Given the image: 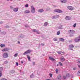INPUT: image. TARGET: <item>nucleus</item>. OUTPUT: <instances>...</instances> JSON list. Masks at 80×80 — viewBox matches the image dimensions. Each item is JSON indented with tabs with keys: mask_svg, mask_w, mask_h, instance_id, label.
I'll return each instance as SVG.
<instances>
[{
	"mask_svg": "<svg viewBox=\"0 0 80 80\" xmlns=\"http://www.w3.org/2000/svg\"><path fill=\"white\" fill-rule=\"evenodd\" d=\"M62 3H66L67 2V0H61Z\"/></svg>",
	"mask_w": 80,
	"mask_h": 80,
	"instance_id": "obj_19",
	"label": "nucleus"
},
{
	"mask_svg": "<svg viewBox=\"0 0 80 80\" xmlns=\"http://www.w3.org/2000/svg\"><path fill=\"white\" fill-rule=\"evenodd\" d=\"M49 75L51 77H52V73H50Z\"/></svg>",
	"mask_w": 80,
	"mask_h": 80,
	"instance_id": "obj_37",
	"label": "nucleus"
},
{
	"mask_svg": "<svg viewBox=\"0 0 80 80\" xmlns=\"http://www.w3.org/2000/svg\"><path fill=\"white\" fill-rule=\"evenodd\" d=\"M32 31L34 32H38V30L34 29L32 30Z\"/></svg>",
	"mask_w": 80,
	"mask_h": 80,
	"instance_id": "obj_20",
	"label": "nucleus"
},
{
	"mask_svg": "<svg viewBox=\"0 0 80 80\" xmlns=\"http://www.w3.org/2000/svg\"><path fill=\"white\" fill-rule=\"evenodd\" d=\"M2 70H3V68L2 67L0 68V71H1V72H2Z\"/></svg>",
	"mask_w": 80,
	"mask_h": 80,
	"instance_id": "obj_33",
	"label": "nucleus"
},
{
	"mask_svg": "<svg viewBox=\"0 0 80 80\" xmlns=\"http://www.w3.org/2000/svg\"><path fill=\"white\" fill-rule=\"evenodd\" d=\"M57 78L58 79V80H61V78H62L61 76L59 75L57 77Z\"/></svg>",
	"mask_w": 80,
	"mask_h": 80,
	"instance_id": "obj_16",
	"label": "nucleus"
},
{
	"mask_svg": "<svg viewBox=\"0 0 80 80\" xmlns=\"http://www.w3.org/2000/svg\"><path fill=\"white\" fill-rule=\"evenodd\" d=\"M18 43H19V44L20 43V42H18Z\"/></svg>",
	"mask_w": 80,
	"mask_h": 80,
	"instance_id": "obj_50",
	"label": "nucleus"
},
{
	"mask_svg": "<svg viewBox=\"0 0 80 80\" xmlns=\"http://www.w3.org/2000/svg\"><path fill=\"white\" fill-rule=\"evenodd\" d=\"M66 77H67V78H69L70 77V74L67 73L66 74Z\"/></svg>",
	"mask_w": 80,
	"mask_h": 80,
	"instance_id": "obj_15",
	"label": "nucleus"
},
{
	"mask_svg": "<svg viewBox=\"0 0 80 80\" xmlns=\"http://www.w3.org/2000/svg\"><path fill=\"white\" fill-rule=\"evenodd\" d=\"M69 47L70 48H71V50H72L73 48H74V46L72 44H70L69 46Z\"/></svg>",
	"mask_w": 80,
	"mask_h": 80,
	"instance_id": "obj_9",
	"label": "nucleus"
},
{
	"mask_svg": "<svg viewBox=\"0 0 80 80\" xmlns=\"http://www.w3.org/2000/svg\"><path fill=\"white\" fill-rule=\"evenodd\" d=\"M76 27V23H75L74 25L73 26V27Z\"/></svg>",
	"mask_w": 80,
	"mask_h": 80,
	"instance_id": "obj_36",
	"label": "nucleus"
},
{
	"mask_svg": "<svg viewBox=\"0 0 80 80\" xmlns=\"http://www.w3.org/2000/svg\"><path fill=\"white\" fill-rule=\"evenodd\" d=\"M78 62H79V63H80V60L78 61Z\"/></svg>",
	"mask_w": 80,
	"mask_h": 80,
	"instance_id": "obj_51",
	"label": "nucleus"
},
{
	"mask_svg": "<svg viewBox=\"0 0 80 80\" xmlns=\"http://www.w3.org/2000/svg\"><path fill=\"white\" fill-rule=\"evenodd\" d=\"M25 6L26 7H27H27H28V4H26Z\"/></svg>",
	"mask_w": 80,
	"mask_h": 80,
	"instance_id": "obj_39",
	"label": "nucleus"
},
{
	"mask_svg": "<svg viewBox=\"0 0 80 80\" xmlns=\"http://www.w3.org/2000/svg\"><path fill=\"white\" fill-rule=\"evenodd\" d=\"M31 12L32 13H34L35 12V9L33 6H32L31 7Z\"/></svg>",
	"mask_w": 80,
	"mask_h": 80,
	"instance_id": "obj_5",
	"label": "nucleus"
},
{
	"mask_svg": "<svg viewBox=\"0 0 80 80\" xmlns=\"http://www.w3.org/2000/svg\"><path fill=\"white\" fill-rule=\"evenodd\" d=\"M2 76V71H0V77H1Z\"/></svg>",
	"mask_w": 80,
	"mask_h": 80,
	"instance_id": "obj_29",
	"label": "nucleus"
},
{
	"mask_svg": "<svg viewBox=\"0 0 80 80\" xmlns=\"http://www.w3.org/2000/svg\"><path fill=\"white\" fill-rule=\"evenodd\" d=\"M32 52L31 50L28 49V50L26 51L24 53H23V55H25L26 54H28V53H30Z\"/></svg>",
	"mask_w": 80,
	"mask_h": 80,
	"instance_id": "obj_2",
	"label": "nucleus"
},
{
	"mask_svg": "<svg viewBox=\"0 0 80 80\" xmlns=\"http://www.w3.org/2000/svg\"><path fill=\"white\" fill-rule=\"evenodd\" d=\"M57 52L58 54H59V55L61 54L62 53V51H57Z\"/></svg>",
	"mask_w": 80,
	"mask_h": 80,
	"instance_id": "obj_27",
	"label": "nucleus"
},
{
	"mask_svg": "<svg viewBox=\"0 0 80 80\" xmlns=\"http://www.w3.org/2000/svg\"><path fill=\"white\" fill-rule=\"evenodd\" d=\"M9 50V49L8 48H5L2 50V52H8V51Z\"/></svg>",
	"mask_w": 80,
	"mask_h": 80,
	"instance_id": "obj_7",
	"label": "nucleus"
},
{
	"mask_svg": "<svg viewBox=\"0 0 80 80\" xmlns=\"http://www.w3.org/2000/svg\"><path fill=\"white\" fill-rule=\"evenodd\" d=\"M62 53L63 54H65V52H62Z\"/></svg>",
	"mask_w": 80,
	"mask_h": 80,
	"instance_id": "obj_49",
	"label": "nucleus"
},
{
	"mask_svg": "<svg viewBox=\"0 0 80 80\" xmlns=\"http://www.w3.org/2000/svg\"><path fill=\"white\" fill-rule=\"evenodd\" d=\"M77 75L78 76H80V71H78V73H77Z\"/></svg>",
	"mask_w": 80,
	"mask_h": 80,
	"instance_id": "obj_24",
	"label": "nucleus"
},
{
	"mask_svg": "<svg viewBox=\"0 0 80 80\" xmlns=\"http://www.w3.org/2000/svg\"><path fill=\"white\" fill-rule=\"evenodd\" d=\"M10 7L11 9H13V6H10Z\"/></svg>",
	"mask_w": 80,
	"mask_h": 80,
	"instance_id": "obj_34",
	"label": "nucleus"
},
{
	"mask_svg": "<svg viewBox=\"0 0 80 80\" xmlns=\"http://www.w3.org/2000/svg\"><path fill=\"white\" fill-rule=\"evenodd\" d=\"M59 40L60 41H62V42H64V41L65 40V39L63 38H60Z\"/></svg>",
	"mask_w": 80,
	"mask_h": 80,
	"instance_id": "obj_22",
	"label": "nucleus"
},
{
	"mask_svg": "<svg viewBox=\"0 0 80 80\" xmlns=\"http://www.w3.org/2000/svg\"><path fill=\"white\" fill-rule=\"evenodd\" d=\"M43 9H41L38 10V12H40V13H42L43 12Z\"/></svg>",
	"mask_w": 80,
	"mask_h": 80,
	"instance_id": "obj_12",
	"label": "nucleus"
},
{
	"mask_svg": "<svg viewBox=\"0 0 80 80\" xmlns=\"http://www.w3.org/2000/svg\"><path fill=\"white\" fill-rule=\"evenodd\" d=\"M16 65L17 66H18V63L17 62H16Z\"/></svg>",
	"mask_w": 80,
	"mask_h": 80,
	"instance_id": "obj_42",
	"label": "nucleus"
},
{
	"mask_svg": "<svg viewBox=\"0 0 80 80\" xmlns=\"http://www.w3.org/2000/svg\"><path fill=\"white\" fill-rule=\"evenodd\" d=\"M48 24V23L47 22H46L44 23V26L46 27V26H47Z\"/></svg>",
	"mask_w": 80,
	"mask_h": 80,
	"instance_id": "obj_26",
	"label": "nucleus"
},
{
	"mask_svg": "<svg viewBox=\"0 0 80 80\" xmlns=\"http://www.w3.org/2000/svg\"><path fill=\"white\" fill-rule=\"evenodd\" d=\"M3 58H8V55L7 52H4L3 53Z\"/></svg>",
	"mask_w": 80,
	"mask_h": 80,
	"instance_id": "obj_1",
	"label": "nucleus"
},
{
	"mask_svg": "<svg viewBox=\"0 0 80 80\" xmlns=\"http://www.w3.org/2000/svg\"><path fill=\"white\" fill-rule=\"evenodd\" d=\"M60 60L62 62H64L65 61V58H61Z\"/></svg>",
	"mask_w": 80,
	"mask_h": 80,
	"instance_id": "obj_25",
	"label": "nucleus"
},
{
	"mask_svg": "<svg viewBox=\"0 0 80 80\" xmlns=\"http://www.w3.org/2000/svg\"><path fill=\"white\" fill-rule=\"evenodd\" d=\"M78 37L79 38H80V35Z\"/></svg>",
	"mask_w": 80,
	"mask_h": 80,
	"instance_id": "obj_52",
	"label": "nucleus"
},
{
	"mask_svg": "<svg viewBox=\"0 0 80 80\" xmlns=\"http://www.w3.org/2000/svg\"><path fill=\"white\" fill-rule=\"evenodd\" d=\"M37 34H40V33L39 32H37Z\"/></svg>",
	"mask_w": 80,
	"mask_h": 80,
	"instance_id": "obj_48",
	"label": "nucleus"
},
{
	"mask_svg": "<svg viewBox=\"0 0 80 80\" xmlns=\"http://www.w3.org/2000/svg\"><path fill=\"white\" fill-rule=\"evenodd\" d=\"M13 10L14 12H18V8H15L13 9Z\"/></svg>",
	"mask_w": 80,
	"mask_h": 80,
	"instance_id": "obj_13",
	"label": "nucleus"
},
{
	"mask_svg": "<svg viewBox=\"0 0 80 80\" xmlns=\"http://www.w3.org/2000/svg\"><path fill=\"white\" fill-rule=\"evenodd\" d=\"M8 63L7 61H5L4 62V63Z\"/></svg>",
	"mask_w": 80,
	"mask_h": 80,
	"instance_id": "obj_45",
	"label": "nucleus"
},
{
	"mask_svg": "<svg viewBox=\"0 0 80 80\" xmlns=\"http://www.w3.org/2000/svg\"><path fill=\"white\" fill-rule=\"evenodd\" d=\"M56 73H58V69H56Z\"/></svg>",
	"mask_w": 80,
	"mask_h": 80,
	"instance_id": "obj_38",
	"label": "nucleus"
},
{
	"mask_svg": "<svg viewBox=\"0 0 80 80\" xmlns=\"http://www.w3.org/2000/svg\"><path fill=\"white\" fill-rule=\"evenodd\" d=\"M33 74L31 75L30 76V78H33Z\"/></svg>",
	"mask_w": 80,
	"mask_h": 80,
	"instance_id": "obj_35",
	"label": "nucleus"
},
{
	"mask_svg": "<svg viewBox=\"0 0 80 80\" xmlns=\"http://www.w3.org/2000/svg\"><path fill=\"white\" fill-rule=\"evenodd\" d=\"M46 80H50V79H47Z\"/></svg>",
	"mask_w": 80,
	"mask_h": 80,
	"instance_id": "obj_53",
	"label": "nucleus"
},
{
	"mask_svg": "<svg viewBox=\"0 0 80 80\" xmlns=\"http://www.w3.org/2000/svg\"><path fill=\"white\" fill-rule=\"evenodd\" d=\"M67 8L69 10H74V8L73 7L70 6H68Z\"/></svg>",
	"mask_w": 80,
	"mask_h": 80,
	"instance_id": "obj_3",
	"label": "nucleus"
},
{
	"mask_svg": "<svg viewBox=\"0 0 80 80\" xmlns=\"http://www.w3.org/2000/svg\"><path fill=\"white\" fill-rule=\"evenodd\" d=\"M8 1H9V0H7Z\"/></svg>",
	"mask_w": 80,
	"mask_h": 80,
	"instance_id": "obj_55",
	"label": "nucleus"
},
{
	"mask_svg": "<svg viewBox=\"0 0 80 80\" xmlns=\"http://www.w3.org/2000/svg\"><path fill=\"white\" fill-rule=\"evenodd\" d=\"M17 55H18V53H16L14 55V57H17Z\"/></svg>",
	"mask_w": 80,
	"mask_h": 80,
	"instance_id": "obj_32",
	"label": "nucleus"
},
{
	"mask_svg": "<svg viewBox=\"0 0 80 80\" xmlns=\"http://www.w3.org/2000/svg\"><path fill=\"white\" fill-rule=\"evenodd\" d=\"M78 38H75L74 40L76 42H80V39H78Z\"/></svg>",
	"mask_w": 80,
	"mask_h": 80,
	"instance_id": "obj_8",
	"label": "nucleus"
},
{
	"mask_svg": "<svg viewBox=\"0 0 80 80\" xmlns=\"http://www.w3.org/2000/svg\"><path fill=\"white\" fill-rule=\"evenodd\" d=\"M59 17V15H56L54 16L53 17H52V19H56V18H57Z\"/></svg>",
	"mask_w": 80,
	"mask_h": 80,
	"instance_id": "obj_6",
	"label": "nucleus"
},
{
	"mask_svg": "<svg viewBox=\"0 0 80 80\" xmlns=\"http://www.w3.org/2000/svg\"><path fill=\"white\" fill-rule=\"evenodd\" d=\"M41 45H42V46H43V45H44V44H43V43H41Z\"/></svg>",
	"mask_w": 80,
	"mask_h": 80,
	"instance_id": "obj_46",
	"label": "nucleus"
},
{
	"mask_svg": "<svg viewBox=\"0 0 80 80\" xmlns=\"http://www.w3.org/2000/svg\"><path fill=\"white\" fill-rule=\"evenodd\" d=\"M73 70H76V68H73Z\"/></svg>",
	"mask_w": 80,
	"mask_h": 80,
	"instance_id": "obj_43",
	"label": "nucleus"
},
{
	"mask_svg": "<svg viewBox=\"0 0 80 80\" xmlns=\"http://www.w3.org/2000/svg\"><path fill=\"white\" fill-rule=\"evenodd\" d=\"M70 17L69 16H66L65 18L66 20H70Z\"/></svg>",
	"mask_w": 80,
	"mask_h": 80,
	"instance_id": "obj_11",
	"label": "nucleus"
},
{
	"mask_svg": "<svg viewBox=\"0 0 80 80\" xmlns=\"http://www.w3.org/2000/svg\"><path fill=\"white\" fill-rule=\"evenodd\" d=\"M0 47L1 48L5 47V45L1 44L0 45Z\"/></svg>",
	"mask_w": 80,
	"mask_h": 80,
	"instance_id": "obj_21",
	"label": "nucleus"
},
{
	"mask_svg": "<svg viewBox=\"0 0 80 80\" xmlns=\"http://www.w3.org/2000/svg\"><path fill=\"white\" fill-rule=\"evenodd\" d=\"M30 12L29 10H26L24 11V13H29Z\"/></svg>",
	"mask_w": 80,
	"mask_h": 80,
	"instance_id": "obj_14",
	"label": "nucleus"
},
{
	"mask_svg": "<svg viewBox=\"0 0 80 80\" xmlns=\"http://www.w3.org/2000/svg\"><path fill=\"white\" fill-rule=\"evenodd\" d=\"M32 64H33V65H35V62H33Z\"/></svg>",
	"mask_w": 80,
	"mask_h": 80,
	"instance_id": "obj_40",
	"label": "nucleus"
},
{
	"mask_svg": "<svg viewBox=\"0 0 80 80\" xmlns=\"http://www.w3.org/2000/svg\"><path fill=\"white\" fill-rule=\"evenodd\" d=\"M69 33H72V34H73L75 33V31L73 30H70L69 31Z\"/></svg>",
	"mask_w": 80,
	"mask_h": 80,
	"instance_id": "obj_10",
	"label": "nucleus"
},
{
	"mask_svg": "<svg viewBox=\"0 0 80 80\" xmlns=\"http://www.w3.org/2000/svg\"><path fill=\"white\" fill-rule=\"evenodd\" d=\"M54 12H57V13H62L63 12L62 11V10L57 9H55L54 10Z\"/></svg>",
	"mask_w": 80,
	"mask_h": 80,
	"instance_id": "obj_4",
	"label": "nucleus"
},
{
	"mask_svg": "<svg viewBox=\"0 0 80 80\" xmlns=\"http://www.w3.org/2000/svg\"><path fill=\"white\" fill-rule=\"evenodd\" d=\"M58 63L59 64L60 66H63V65L62 64V63L61 62H58Z\"/></svg>",
	"mask_w": 80,
	"mask_h": 80,
	"instance_id": "obj_28",
	"label": "nucleus"
},
{
	"mask_svg": "<svg viewBox=\"0 0 80 80\" xmlns=\"http://www.w3.org/2000/svg\"><path fill=\"white\" fill-rule=\"evenodd\" d=\"M0 32H1V30H0Z\"/></svg>",
	"mask_w": 80,
	"mask_h": 80,
	"instance_id": "obj_56",
	"label": "nucleus"
},
{
	"mask_svg": "<svg viewBox=\"0 0 80 80\" xmlns=\"http://www.w3.org/2000/svg\"><path fill=\"white\" fill-rule=\"evenodd\" d=\"M49 59H50V60H52V61H53V60H55V59L53 58H52V57H50L49 58Z\"/></svg>",
	"mask_w": 80,
	"mask_h": 80,
	"instance_id": "obj_17",
	"label": "nucleus"
},
{
	"mask_svg": "<svg viewBox=\"0 0 80 80\" xmlns=\"http://www.w3.org/2000/svg\"><path fill=\"white\" fill-rule=\"evenodd\" d=\"M53 40L54 41H57V40H58V39H57V38H53Z\"/></svg>",
	"mask_w": 80,
	"mask_h": 80,
	"instance_id": "obj_30",
	"label": "nucleus"
},
{
	"mask_svg": "<svg viewBox=\"0 0 80 80\" xmlns=\"http://www.w3.org/2000/svg\"><path fill=\"white\" fill-rule=\"evenodd\" d=\"M58 64L57 65V66L58 67Z\"/></svg>",
	"mask_w": 80,
	"mask_h": 80,
	"instance_id": "obj_54",
	"label": "nucleus"
},
{
	"mask_svg": "<svg viewBox=\"0 0 80 80\" xmlns=\"http://www.w3.org/2000/svg\"><path fill=\"white\" fill-rule=\"evenodd\" d=\"M27 57L28 59V60L29 61H31V60H30V57L28 55H27Z\"/></svg>",
	"mask_w": 80,
	"mask_h": 80,
	"instance_id": "obj_18",
	"label": "nucleus"
},
{
	"mask_svg": "<svg viewBox=\"0 0 80 80\" xmlns=\"http://www.w3.org/2000/svg\"><path fill=\"white\" fill-rule=\"evenodd\" d=\"M21 63H23V61H21Z\"/></svg>",
	"mask_w": 80,
	"mask_h": 80,
	"instance_id": "obj_47",
	"label": "nucleus"
},
{
	"mask_svg": "<svg viewBox=\"0 0 80 80\" xmlns=\"http://www.w3.org/2000/svg\"><path fill=\"white\" fill-rule=\"evenodd\" d=\"M60 34V31H58L57 32V35H59Z\"/></svg>",
	"mask_w": 80,
	"mask_h": 80,
	"instance_id": "obj_23",
	"label": "nucleus"
},
{
	"mask_svg": "<svg viewBox=\"0 0 80 80\" xmlns=\"http://www.w3.org/2000/svg\"><path fill=\"white\" fill-rule=\"evenodd\" d=\"M63 79L64 80H65V79H66V77H65V76L63 77Z\"/></svg>",
	"mask_w": 80,
	"mask_h": 80,
	"instance_id": "obj_41",
	"label": "nucleus"
},
{
	"mask_svg": "<svg viewBox=\"0 0 80 80\" xmlns=\"http://www.w3.org/2000/svg\"><path fill=\"white\" fill-rule=\"evenodd\" d=\"M78 68H80V65H78Z\"/></svg>",
	"mask_w": 80,
	"mask_h": 80,
	"instance_id": "obj_44",
	"label": "nucleus"
},
{
	"mask_svg": "<svg viewBox=\"0 0 80 80\" xmlns=\"http://www.w3.org/2000/svg\"><path fill=\"white\" fill-rule=\"evenodd\" d=\"M58 29H62V26L59 27L58 28Z\"/></svg>",
	"mask_w": 80,
	"mask_h": 80,
	"instance_id": "obj_31",
	"label": "nucleus"
}]
</instances>
